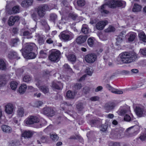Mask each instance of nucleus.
<instances>
[{
  "instance_id": "obj_43",
  "label": "nucleus",
  "mask_w": 146,
  "mask_h": 146,
  "mask_svg": "<svg viewBox=\"0 0 146 146\" xmlns=\"http://www.w3.org/2000/svg\"><path fill=\"white\" fill-rule=\"evenodd\" d=\"M43 103L41 101H37L34 104L33 106L35 107H38L41 106Z\"/></svg>"
},
{
  "instance_id": "obj_27",
  "label": "nucleus",
  "mask_w": 146,
  "mask_h": 146,
  "mask_svg": "<svg viewBox=\"0 0 146 146\" xmlns=\"http://www.w3.org/2000/svg\"><path fill=\"white\" fill-rule=\"evenodd\" d=\"M27 86L26 84H23L19 87V92L21 94H24L26 91Z\"/></svg>"
},
{
  "instance_id": "obj_12",
  "label": "nucleus",
  "mask_w": 146,
  "mask_h": 146,
  "mask_svg": "<svg viewBox=\"0 0 146 146\" xmlns=\"http://www.w3.org/2000/svg\"><path fill=\"white\" fill-rule=\"evenodd\" d=\"M36 86L43 93L46 94L48 92V89L47 87L44 86H40L41 83L40 80H36Z\"/></svg>"
},
{
  "instance_id": "obj_30",
  "label": "nucleus",
  "mask_w": 146,
  "mask_h": 146,
  "mask_svg": "<svg viewBox=\"0 0 146 146\" xmlns=\"http://www.w3.org/2000/svg\"><path fill=\"white\" fill-rule=\"evenodd\" d=\"M126 5L125 1L122 0H116V6L125 7Z\"/></svg>"
},
{
  "instance_id": "obj_17",
  "label": "nucleus",
  "mask_w": 146,
  "mask_h": 146,
  "mask_svg": "<svg viewBox=\"0 0 146 146\" xmlns=\"http://www.w3.org/2000/svg\"><path fill=\"white\" fill-rule=\"evenodd\" d=\"M87 38V37L86 36H80L77 38L76 42L78 44H81L85 42Z\"/></svg>"
},
{
  "instance_id": "obj_53",
  "label": "nucleus",
  "mask_w": 146,
  "mask_h": 146,
  "mask_svg": "<svg viewBox=\"0 0 146 146\" xmlns=\"http://www.w3.org/2000/svg\"><path fill=\"white\" fill-rule=\"evenodd\" d=\"M107 127L108 126L106 125H103L101 127L100 130L103 131H105L106 130Z\"/></svg>"
},
{
  "instance_id": "obj_47",
  "label": "nucleus",
  "mask_w": 146,
  "mask_h": 146,
  "mask_svg": "<svg viewBox=\"0 0 146 146\" xmlns=\"http://www.w3.org/2000/svg\"><path fill=\"white\" fill-rule=\"evenodd\" d=\"M77 4L80 6H83L85 4V2L84 0H78L77 1Z\"/></svg>"
},
{
  "instance_id": "obj_3",
  "label": "nucleus",
  "mask_w": 146,
  "mask_h": 146,
  "mask_svg": "<svg viewBox=\"0 0 146 146\" xmlns=\"http://www.w3.org/2000/svg\"><path fill=\"white\" fill-rule=\"evenodd\" d=\"M117 113L119 115L124 116V119L125 121H129L133 120V116L130 113V110L125 107L121 108L117 111Z\"/></svg>"
},
{
  "instance_id": "obj_21",
  "label": "nucleus",
  "mask_w": 146,
  "mask_h": 146,
  "mask_svg": "<svg viewBox=\"0 0 146 146\" xmlns=\"http://www.w3.org/2000/svg\"><path fill=\"white\" fill-rule=\"evenodd\" d=\"M127 36H128V41L131 42L134 40L136 36V34L134 32H131L127 34Z\"/></svg>"
},
{
  "instance_id": "obj_15",
  "label": "nucleus",
  "mask_w": 146,
  "mask_h": 146,
  "mask_svg": "<svg viewBox=\"0 0 146 146\" xmlns=\"http://www.w3.org/2000/svg\"><path fill=\"white\" fill-rule=\"evenodd\" d=\"M19 19V17L17 16L15 17L11 16L9 19L8 23L10 26H12L15 22L18 21Z\"/></svg>"
},
{
  "instance_id": "obj_39",
  "label": "nucleus",
  "mask_w": 146,
  "mask_h": 146,
  "mask_svg": "<svg viewBox=\"0 0 146 146\" xmlns=\"http://www.w3.org/2000/svg\"><path fill=\"white\" fill-rule=\"evenodd\" d=\"M67 57L68 60L71 61H74L76 60V57L73 54L69 55Z\"/></svg>"
},
{
  "instance_id": "obj_44",
  "label": "nucleus",
  "mask_w": 146,
  "mask_h": 146,
  "mask_svg": "<svg viewBox=\"0 0 146 146\" xmlns=\"http://www.w3.org/2000/svg\"><path fill=\"white\" fill-rule=\"evenodd\" d=\"M139 139L141 141L146 140V133L145 132L141 133L139 137Z\"/></svg>"
},
{
  "instance_id": "obj_29",
  "label": "nucleus",
  "mask_w": 146,
  "mask_h": 146,
  "mask_svg": "<svg viewBox=\"0 0 146 146\" xmlns=\"http://www.w3.org/2000/svg\"><path fill=\"white\" fill-rule=\"evenodd\" d=\"M6 68L5 62L3 59H0V69L1 70H5Z\"/></svg>"
},
{
  "instance_id": "obj_36",
  "label": "nucleus",
  "mask_w": 146,
  "mask_h": 146,
  "mask_svg": "<svg viewBox=\"0 0 146 146\" xmlns=\"http://www.w3.org/2000/svg\"><path fill=\"white\" fill-rule=\"evenodd\" d=\"M18 84L15 81L11 82L10 84V87L12 89L15 90L17 88Z\"/></svg>"
},
{
  "instance_id": "obj_7",
  "label": "nucleus",
  "mask_w": 146,
  "mask_h": 146,
  "mask_svg": "<svg viewBox=\"0 0 146 146\" xmlns=\"http://www.w3.org/2000/svg\"><path fill=\"white\" fill-rule=\"evenodd\" d=\"M15 109L13 104L11 103H8L5 106V111L7 114H12L15 111Z\"/></svg>"
},
{
  "instance_id": "obj_32",
  "label": "nucleus",
  "mask_w": 146,
  "mask_h": 146,
  "mask_svg": "<svg viewBox=\"0 0 146 146\" xmlns=\"http://www.w3.org/2000/svg\"><path fill=\"white\" fill-rule=\"evenodd\" d=\"M75 96V93L73 92H72L69 90L68 91L66 94V97L69 98H73Z\"/></svg>"
},
{
  "instance_id": "obj_54",
  "label": "nucleus",
  "mask_w": 146,
  "mask_h": 146,
  "mask_svg": "<svg viewBox=\"0 0 146 146\" xmlns=\"http://www.w3.org/2000/svg\"><path fill=\"white\" fill-rule=\"evenodd\" d=\"M50 18L52 20H55L57 18V16L56 15L54 14H52L50 15Z\"/></svg>"
},
{
  "instance_id": "obj_42",
  "label": "nucleus",
  "mask_w": 146,
  "mask_h": 146,
  "mask_svg": "<svg viewBox=\"0 0 146 146\" xmlns=\"http://www.w3.org/2000/svg\"><path fill=\"white\" fill-rule=\"evenodd\" d=\"M115 28L112 26H110L105 30L106 32H110L115 31Z\"/></svg>"
},
{
  "instance_id": "obj_56",
  "label": "nucleus",
  "mask_w": 146,
  "mask_h": 146,
  "mask_svg": "<svg viewBox=\"0 0 146 146\" xmlns=\"http://www.w3.org/2000/svg\"><path fill=\"white\" fill-rule=\"evenodd\" d=\"M75 88L77 89H79L82 87L81 84H76L75 86Z\"/></svg>"
},
{
  "instance_id": "obj_45",
  "label": "nucleus",
  "mask_w": 146,
  "mask_h": 146,
  "mask_svg": "<svg viewBox=\"0 0 146 146\" xmlns=\"http://www.w3.org/2000/svg\"><path fill=\"white\" fill-rule=\"evenodd\" d=\"M31 33H29L28 31H25L23 29H22L21 31L20 35H21L27 36L29 35Z\"/></svg>"
},
{
  "instance_id": "obj_13",
  "label": "nucleus",
  "mask_w": 146,
  "mask_h": 146,
  "mask_svg": "<svg viewBox=\"0 0 146 146\" xmlns=\"http://www.w3.org/2000/svg\"><path fill=\"white\" fill-rule=\"evenodd\" d=\"M107 21H102L97 23L96 25V28L99 30H103L105 26L108 24Z\"/></svg>"
},
{
  "instance_id": "obj_52",
  "label": "nucleus",
  "mask_w": 146,
  "mask_h": 146,
  "mask_svg": "<svg viewBox=\"0 0 146 146\" xmlns=\"http://www.w3.org/2000/svg\"><path fill=\"white\" fill-rule=\"evenodd\" d=\"M110 146H121L119 143L111 142L110 144Z\"/></svg>"
},
{
  "instance_id": "obj_26",
  "label": "nucleus",
  "mask_w": 146,
  "mask_h": 146,
  "mask_svg": "<svg viewBox=\"0 0 146 146\" xmlns=\"http://www.w3.org/2000/svg\"><path fill=\"white\" fill-rule=\"evenodd\" d=\"M62 86V84L59 82H54L52 84V87L58 90L60 89Z\"/></svg>"
},
{
  "instance_id": "obj_23",
  "label": "nucleus",
  "mask_w": 146,
  "mask_h": 146,
  "mask_svg": "<svg viewBox=\"0 0 146 146\" xmlns=\"http://www.w3.org/2000/svg\"><path fill=\"white\" fill-rule=\"evenodd\" d=\"M142 8V7L141 5L135 3L132 9V11L134 12H139L141 10Z\"/></svg>"
},
{
  "instance_id": "obj_46",
  "label": "nucleus",
  "mask_w": 146,
  "mask_h": 146,
  "mask_svg": "<svg viewBox=\"0 0 146 146\" xmlns=\"http://www.w3.org/2000/svg\"><path fill=\"white\" fill-rule=\"evenodd\" d=\"M50 110V108H44L42 110L41 112L44 114L47 115Z\"/></svg>"
},
{
  "instance_id": "obj_19",
  "label": "nucleus",
  "mask_w": 146,
  "mask_h": 146,
  "mask_svg": "<svg viewBox=\"0 0 146 146\" xmlns=\"http://www.w3.org/2000/svg\"><path fill=\"white\" fill-rule=\"evenodd\" d=\"M24 111L23 108H19L17 111V117L18 118L23 117L24 116Z\"/></svg>"
},
{
  "instance_id": "obj_34",
  "label": "nucleus",
  "mask_w": 146,
  "mask_h": 146,
  "mask_svg": "<svg viewBox=\"0 0 146 146\" xmlns=\"http://www.w3.org/2000/svg\"><path fill=\"white\" fill-rule=\"evenodd\" d=\"M31 78L30 75H25L23 78V81L26 82H28L31 81Z\"/></svg>"
},
{
  "instance_id": "obj_24",
  "label": "nucleus",
  "mask_w": 146,
  "mask_h": 146,
  "mask_svg": "<svg viewBox=\"0 0 146 146\" xmlns=\"http://www.w3.org/2000/svg\"><path fill=\"white\" fill-rule=\"evenodd\" d=\"M32 135V133L30 131H25L21 134L22 137L29 138L31 137Z\"/></svg>"
},
{
  "instance_id": "obj_37",
  "label": "nucleus",
  "mask_w": 146,
  "mask_h": 146,
  "mask_svg": "<svg viewBox=\"0 0 146 146\" xmlns=\"http://www.w3.org/2000/svg\"><path fill=\"white\" fill-rule=\"evenodd\" d=\"M93 72V70L91 68L87 67L85 70V72L89 76H91Z\"/></svg>"
},
{
  "instance_id": "obj_9",
  "label": "nucleus",
  "mask_w": 146,
  "mask_h": 146,
  "mask_svg": "<svg viewBox=\"0 0 146 146\" xmlns=\"http://www.w3.org/2000/svg\"><path fill=\"white\" fill-rule=\"evenodd\" d=\"M39 121V118L37 116H31L29 117L25 120L27 124H32L38 123Z\"/></svg>"
},
{
  "instance_id": "obj_40",
  "label": "nucleus",
  "mask_w": 146,
  "mask_h": 146,
  "mask_svg": "<svg viewBox=\"0 0 146 146\" xmlns=\"http://www.w3.org/2000/svg\"><path fill=\"white\" fill-rule=\"evenodd\" d=\"M40 56L41 58H44L47 56L46 50H41L40 52Z\"/></svg>"
},
{
  "instance_id": "obj_48",
  "label": "nucleus",
  "mask_w": 146,
  "mask_h": 146,
  "mask_svg": "<svg viewBox=\"0 0 146 146\" xmlns=\"http://www.w3.org/2000/svg\"><path fill=\"white\" fill-rule=\"evenodd\" d=\"M139 53L143 55H146V48L141 49Z\"/></svg>"
},
{
  "instance_id": "obj_5",
  "label": "nucleus",
  "mask_w": 146,
  "mask_h": 146,
  "mask_svg": "<svg viewBox=\"0 0 146 146\" xmlns=\"http://www.w3.org/2000/svg\"><path fill=\"white\" fill-rule=\"evenodd\" d=\"M59 37L62 40L68 41L73 39L74 37V35L71 32H62L59 35Z\"/></svg>"
},
{
  "instance_id": "obj_31",
  "label": "nucleus",
  "mask_w": 146,
  "mask_h": 146,
  "mask_svg": "<svg viewBox=\"0 0 146 146\" xmlns=\"http://www.w3.org/2000/svg\"><path fill=\"white\" fill-rule=\"evenodd\" d=\"M82 32L84 34H88L89 32V30L88 25L86 24H83L82 29Z\"/></svg>"
},
{
  "instance_id": "obj_50",
  "label": "nucleus",
  "mask_w": 146,
  "mask_h": 146,
  "mask_svg": "<svg viewBox=\"0 0 146 146\" xmlns=\"http://www.w3.org/2000/svg\"><path fill=\"white\" fill-rule=\"evenodd\" d=\"M1 78V79L0 80V86H3L5 83L6 82L5 81V79L4 78Z\"/></svg>"
},
{
  "instance_id": "obj_61",
  "label": "nucleus",
  "mask_w": 146,
  "mask_h": 146,
  "mask_svg": "<svg viewBox=\"0 0 146 146\" xmlns=\"http://www.w3.org/2000/svg\"><path fill=\"white\" fill-rule=\"evenodd\" d=\"M64 67L66 69H69L70 71L71 70V69L70 68L69 66L67 64H65Z\"/></svg>"
},
{
  "instance_id": "obj_2",
  "label": "nucleus",
  "mask_w": 146,
  "mask_h": 146,
  "mask_svg": "<svg viewBox=\"0 0 146 146\" xmlns=\"http://www.w3.org/2000/svg\"><path fill=\"white\" fill-rule=\"evenodd\" d=\"M111 7H115L116 6V0H105L104 3L99 9V11L103 15L108 14L109 12L106 10L108 6Z\"/></svg>"
},
{
  "instance_id": "obj_57",
  "label": "nucleus",
  "mask_w": 146,
  "mask_h": 146,
  "mask_svg": "<svg viewBox=\"0 0 146 146\" xmlns=\"http://www.w3.org/2000/svg\"><path fill=\"white\" fill-rule=\"evenodd\" d=\"M99 99V98L97 96H94L91 97L90 100L92 101H95L98 100Z\"/></svg>"
},
{
  "instance_id": "obj_4",
  "label": "nucleus",
  "mask_w": 146,
  "mask_h": 146,
  "mask_svg": "<svg viewBox=\"0 0 146 146\" xmlns=\"http://www.w3.org/2000/svg\"><path fill=\"white\" fill-rule=\"evenodd\" d=\"M36 45L34 43H27L25 47V52L27 54V57L29 59H33L36 57V54L31 52L34 49L36 48Z\"/></svg>"
},
{
  "instance_id": "obj_22",
  "label": "nucleus",
  "mask_w": 146,
  "mask_h": 146,
  "mask_svg": "<svg viewBox=\"0 0 146 146\" xmlns=\"http://www.w3.org/2000/svg\"><path fill=\"white\" fill-rule=\"evenodd\" d=\"M1 129L3 132L7 133H10L12 131V129L10 127L5 125L1 126Z\"/></svg>"
},
{
  "instance_id": "obj_62",
  "label": "nucleus",
  "mask_w": 146,
  "mask_h": 146,
  "mask_svg": "<svg viewBox=\"0 0 146 146\" xmlns=\"http://www.w3.org/2000/svg\"><path fill=\"white\" fill-rule=\"evenodd\" d=\"M86 75L85 74L84 75L82 76L81 77V78L79 80V81H81L84 80H85V78L86 77Z\"/></svg>"
},
{
  "instance_id": "obj_49",
  "label": "nucleus",
  "mask_w": 146,
  "mask_h": 146,
  "mask_svg": "<svg viewBox=\"0 0 146 146\" xmlns=\"http://www.w3.org/2000/svg\"><path fill=\"white\" fill-rule=\"evenodd\" d=\"M114 106L112 105H109V106H107V107H106V110H107L106 111L107 112H109L111 110L113 109L114 107Z\"/></svg>"
},
{
  "instance_id": "obj_8",
  "label": "nucleus",
  "mask_w": 146,
  "mask_h": 146,
  "mask_svg": "<svg viewBox=\"0 0 146 146\" xmlns=\"http://www.w3.org/2000/svg\"><path fill=\"white\" fill-rule=\"evenodd\" d=\"M84 59L87 62L91 63H93L96 60L97 56L95 54H89L85 56Z\"/></svg>"
},
{
  "instance_id": "obj_20",
  "label": "nucleus",
  "mask_w": 146,
  "mask_h": 146,
  "mask_svg": "<svg viewBox=\"0 0 146 146\" xmlns=\"http://www.w3.org/2000/svg\"><path fill=\"white\" fill-rule=\"evenodd\" d=\"M33 0H23L21 3V5L24 7H27L32 4Z\"/></svg>"
},
{
  "instance_id": "obj_58",
  "label": "nucleus",
  "mask_w": 146,
  "mask_h": 146,
  "mask_svg": "<svg viewBox=\"0 0 146 146\" xmlns=\"http://www.w3.org/2000/svg\"><path fill=\"white\" fill-rule=\"evenodd\" d=\"M103 89V88L102 86H100L98 87L95 89V91L96 92H98V91H99L101 90H102Z\"/></svg>"
},
{
  "instance_id": "obj_41",
  "label": "nucleus",
  "mask_w": 146,
  "mask_h": 146,
  "mask_svg": "<svg viewBox=\"0 0 146 146\" xmlns=\"http://www.w3.org/2000/svg\"><path fill=\"white\" fill-rule=\"evenodd\" d=\"M116 44L117 45H119L122 42V36L119 35L116 38Z\"/></svg>"
},
{
  "instance_id": "obj_18",
  "label": "nucleus",
  "mask_w": 146,
  "mask_h": 146,
  "mask_svg": "<svg viewBox=\"0 0 146 146\" xmlns=\"http://www.w3.org/2000/svg\"><path fill=\"white\" fill-rule=\"evenodd\" d=\"M7 56L10 59L17 58V59H19L20 58V57L18 56L17 53L13 51L10 52L8 55Z\"/></svg>"
},
{
  "instance_id": "obj_59",
  "label": "nucleus",
  "mask_w": 146,
  "mask_h": 146,
  "mask_svg": "<svg viewBox=\"0 0 146 146\" xmlns=\"http://www.w3.org/2000/svg\"><path fill=\"white\" fill-rule=\"evenodd\" d=\"M89 91V89L88 87H85L83 89V92L85 93L86 94Z\"/></svg>"
},
{
  "instance_id": "obj_51",
  "label": "nucleus",
  "mask_w": 146,
  "mask_h": 146,
  "mask_svg": "<svg viewBox=\"0 0 146 146\" xmlns=\"http://www.w3.org/2000/svg\"><path fill=\"white\" fill-rule=\"evenodd\" d=\"M69 16L73 20H75L77 17V15L76 14L74 13L70 14Z\"/></svg>"
},
{
  "instance_id": "obj_6",
  "label": "nucleus",
  "mask_w": 146,
  "mask_h": 146,
  "mask_svg": "<svg viewBox=\"0 0 146 146\" xmlns=\"http://www.w3.org/2000/svg\"><path fill=\"white\" fill-rule=\"evenodd\" d=\"M140 129L138 125H135L130 127L126 130V133L127 136L128 137H131L132 136L133 133L137 132L139 131Z\"/></svg>"
},
{
  "instance_id": "obj_1",
  "label": "nucleus",
  "mask_w": 146,
  "mask_h": 146,
  "mask_svg": "<svg viewBox=\"0 0 146 146\" xmlns=\"http://www.w3.org/2000/svg\"><path fill=\"white\" fill-rule=\"evenodd\" d=\"M121 61L123 63H129L134 61L137 58V54L134 52L128 53L125 52L119 55Z\"/></svg>"
},
{
  "instance_id": "obj_33",
  "label": "nucleus",
  "mask_w": 146,
  "mask_h": 146,
  "mask_svg": "<svg viewBox=\"0 0 146 146\" xmlns=\"http://www.w3.org/2000/svg\"><path fill=\"white\" fill-rule=\"evenodd\" d=\"M95 41V39L93 37L89 38L88 40V45L90 47L93 46Z\"/></svg>"
},
{
  "instance_id": "obj_14",
  "label": "nucleus",
  "mask_w": 146,
  "mask_h": 146,
  "mask_svg": "<svg viewBox=\"0 0 146 146\" xmlns=\"http://www.w3.org/2000/svg\"><path fill=\"white\" fill-rule=\"evenodd\" d=\"M135 111L138 117L143 116L145 113V111L142 108L139 107H136L135 110Z\"/></svg>"
},
{
  "instance_id": "obj_28",
  "label": "nucleus",
  "mask_w": 146,
  "mask_h": 146,
  "mask_svg": "<svg viewBox=\"0 0 146 146\" xmlns=\"http://www.w3.org/2000/svg\"><path fill=\"white\" fill-rule=\"evenodd\" d=\"M19 7L18 6H16L13 7L12 8V11L9 10L8 11V13L9 14H11L12 13H16L19 12Z\"/></svg>"
},
{
  "instance_id": "obj_38",
  "label": "nucleus",
  "mask_w": 146,
  "mask_h": 146,
  "mask_svg": "<svg viewBox=\"0 0 146 146\" xmlns=\"http://www.w3.org/2000/svg\"><path fill=\"white\" fill-rule=\"evenodd\" d=\"M65 23V19H62L60 20L57 23V25L59 27L60 29H61L62 27L61 26L63 25Z\"/></svg>"
},
{
  "instance_id": "obj_60",
  "label": "nucleus",
  "mask_w": 146,
  "mask_h": 146,
  "mask_svg": "<svg viewBox=\"0 0 146 146\" xmlns=\"http://www.w3.org/2000/svg\"><path fill=\"white\" fill-rule=\"evenodd\" d=\"M19 41V40L17 38H16L12 40V42L14 46H15V44Z\"/></svg>"
},
{
  "instance_id": "obj_16",
  "label": "nucleus",
  "mask_w": 146,
  "mask_h": 146,
  "mask_svg": "<svg viewBox=\"0 0 146 146\" xmlns=\"http://www.w3.org/2000/svg\"><path fill=\"white\" fill-rule=\"evenodd\" d=\"M47 6L44 5L40 7L38 9V14L40 17H43L45 14V10L47 8Z\"/></svg>"
},
{
  "instance_id": "obj_64",
  "label": "nucleus",
  "mask_w": 146,
  "mask_h": 146,
  "mask_svg": "<svg viewBox=\"0 0 146 146\" xmlns=\"http://www.w3.org/2000/svg\"><path fill=\"white\" fill-rule=\"evenodd\" d=\"M131 72L133 73H137L138 72V70L137 69H132L131 70Z\"/></svg>"
},
{
  "instance_id": "obj_35",
  "label": "nucleus",
  "mask_w": 146,
  "mask_h": 146,
  "mask_svg": "<svg viewBox=\"0 0 146 146\" xmlns=\"http://www.w3.org/2000/svg\"><path fill=\"white\" fill-rule=\"evenodd\" d=\"M50 137L51 139L54 141H57L58 137L55 133H52L50 134Z\"/></svg>"
},
{
  "instance_id": "obj_10",
  "label": "nucleus",
  "mask_w": 146,
  "mask_h": 146,
  "mask_svg": "<svg viewBox=\"0 0 146 146\" xmlns=\"http://www.w3.org/2000/svg\"><path fill=\"white\" fill-rule=\"evenodd\" d=\"M59 56V51L54 50L52 51L51 54L49 56V58L52 61H55L58 59Z\"/></svg>"
},
{
  "instance_id": "obj_25",
  "label": "nucleus",
  "mask_w": 146,
  "mask_h": 146,
  "mask_svg": "<svg viewBox=\"0 0 146 146\" xmlns=\"http://www.w3.org/2000/svg\"><path fill=\"white\" fill-rule=\"evenodd\" d=\"M138 36L141 40L144 42H146V36L143 31H140L139 33Z\"/></svg>"
},
{
  "instance_id": "obj_11",
  "label": "nucleus",
  "mask_w": 146,
  "mask_h": 146,
  "mask_svg": "<svg viewBox=\"0 0 146 146\" xmlns=\"http://www.w3.org/2000/svg\"><path fill=\"white\" fill-rule=\"evenodd\" d=\"M106 87L109 91L112 93L117 94H122L124 90L114 88L111 86L110 84H107L106 85Z\"/></svg>"
},
{
  "instance_id": "obj_55",
  "label": "nucleus",
  "mask_w": 146,
  "mask_h": 146,
  "mask_svg": "<svg viewBox=\"0 0 146 146\" xmlns=\"http://www.w3.org/2000/svg\"><path fill=\"white\" fill-rule=\"evenodd\" d=\"M54 111L50 108V110L49 111L48 114L47 115H49L50 116H52L54 115Z\"/></svg>"
},
{
  "instance_id": "obj_63",
  "label": "nucleus",
  "mask_w": 146,
  "mask_h": 146,
  "mask_svg": "<svg viewBox=\"0 0 146 146\" xmlns=\"http://www.w3.org/2000/svg\"><path fill=\"white\" fill-rule=\"evenodd\" d=\"M107 117V118H110V119H112L114 117V115L113 114H108V115L106 116Z\"/></svg>"
}]
</instances>
